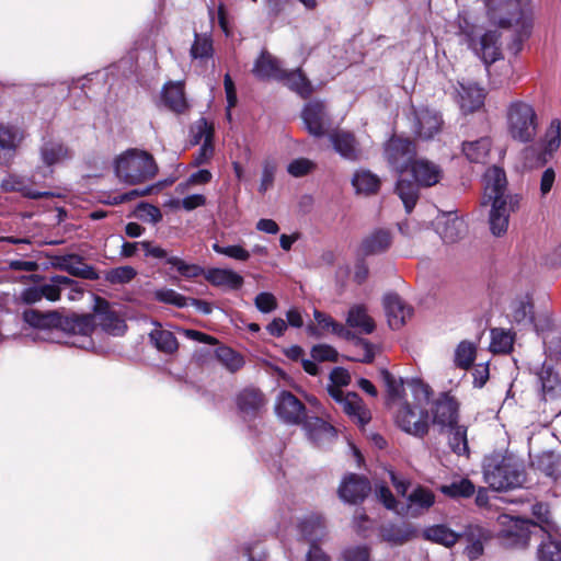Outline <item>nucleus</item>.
I'll use <instances>...</instances> for the list:
<instances>
[{"label":"nucleus","mask_w":561,"mask_h":561,"mask_svg":"<svg viewBox=\"0 0 561 561\" xmlns=\"http://www.w3.org/2000/svg\"><path fill=\"white\" fill-rule=\"evenodd\" d=\"M413 401L403 402L396 412V423L405 433L415 437H424L430 428V405L432 391L428 385L420 379L407 381Z\"/></svg>","instance_id":"f257e3e1"},{"label":"nucleus","mask_w":561,"mask_h":561,"mask_svg":"<svg viewBox=\"0 0 561 561\" xmlns=\"http://www.w3.org/2000/svg\"><path fill=\"white\" fill-rule=\"evenodd\" d=\"M485 483L495 491L523 486L526 473L523 461L512 454L493 451L482 462Z\"/></svg>","instance_id":"f03ea898"},{"label":"nucleus","mask_w":561,"mask_h":561,"mask_svg":"<svg viewBox=\"0 0 561 561\" xmlns=\"http://www.w3.org/2000/svg\"><path fill=\"white\" fill-rule=\"evenodd\" d=\"M507 135L516 142H533L538 134L539 117L535 106L524 100H514L506 108Z\"/></svg>","instance_id":"7ed1b4c3"},{"label":"nucleus","mask_w":561,"mask_h":561,"mask_svg":"<svg viewBox=\"0 0 561 561\" xmlns=\"http://www.w3.org/2000/svg\"><path fill=\"white\" fill-rule=\"evenodd\" d=\"M115 172L122 182L136 185L153 179L158 165L149 152L128 149L116 159Z\"/></svg>","instance_id":"20e7f679"},{"label":"nucleus","mask_w":561,"mask_h":561,"mask_svg":"<svg viewBox=\"0 0 561 561\" xmlns=\"http://www.w3.org/2000/svg\"><path fill=\"white\" fill-rule=\"evenodd\" d=\"M390 477L397 492L407 496V505L402 507L405 515L417 517L434 505L435 495L428 488L417 485L407 494L409 484L400 480L393 472L390 473Z\"/></svg>","instance_id":"39448f33"},{"label":"nucleus","mask_w":561,"mask_h":561,"mask_svg":"<svg viewBox=\"0 0 561 561\" xmlns=\"http://www.w3.org/2000/svg\"><path fill=\"white\" fill-rule=\"evenodd\" d=\"M499 524L502 526L501 535L507 543L515 547H526L530 539V527H535L531 520L512 515H500Z\"/></svg>","instance_id":"423d86ee"},{"label":"nucleus","mask_w":561,"mask_h":561,"mask_svg":"<svg viewBox=\"0 0 561 561\" xmlns=\"http://www.w3.org/2000/svg\"><path fill=\"white\" fill-rule=\"evenodd\" d=\"M415 145L405 138L392 137L386 145L385 153L388 162L400 173L409 169L415 160Z\"/></svg>","instance_id":"0eeeda50"},{"label":"nucleus","mask_w":561,"mask_h":561,"mask_svg":"<svg viewBox=\"0 0 561 561\" xmlns=\"http://www.w3.org/2000/svg\"><path fill=\"white\" fill-rule=\"evenodd\" d=\"M506 184L504 170L497 167L490 168L484 174V203L510 201L511 206L513 203L518 204L517 196L505 194Z\"/></svg>","instance_id":"6e6552de"},{"label":"nucleus","mask_w":561,"mask_h":561,"mask_svg":"<svg viewBox=\"0 0 561 561\" xmlns=\"http://www.w3.org/2000/svg\"><path fill=\"white\" fill-rule=\"evenodd\" d=\"M467 45L485 65H491L502 57L500 34L496 31L474 36Z\"/></svg>","instance_id":"1a4fd4ad"},{"label":"nucleus","mask_w":561,"mask_h":561,"mask_svg":"<svg viewBox=\"0 0 561 561\" xmlns=\"http://www.w3.org/2000/svg\"><path fill=\"white\" fill-rule=\"evenodd\" d=\"M275 412L287 424H300L308 419L302 402L289 391H282L277 396Z\"/></svg>","instance_id":"9d476101"},{"label":"nucleus","mask_w":561,"mask_h":561,"mask_svg":"<svg viewBox=\"0 0 561 561\" xmlns=\"http://www.w3.org/2000/svg\"><path fill=\"white\" fill-rule=\"evenodd\" d=\"M485 93L482 88L472 82H460L456 88L455 100L463 114L478 111L484 104Z\"/></svg>","instance_id":"9b49d317"},{"label":"nucleus","mask_w":561,"mask_h":561,"mask_svg":"<svg viewBox=\"0 0 561 561\" xmlns=\"http://www.w3.org/2000/svg\"><path fill=\"white\" fill-rule=\"evenodd\" d=\"M458 421V404L448 394H442L432 408V422L442 430L451 427Z\"/></svg>","instance_id":"f8f14e48"},{"label":"nucleus","mask_w":561,"mask_h":561,"mask_svg":"<svg viewBox=\"0 0 561 561\" xmlns=\"http://www.w3.org/2000/svg\"><path fill=\"white\" fill-rule=\"evenodd\" d=\"M535 329L541 336L545 348L551 356L561 355V328L554 325L548 316L538 317Z\"/></svg>","instance_id":"ddd939ff"},{"label":"nucleus","mask_w":561,"mask_h":561,"mask_svg":"<svg viewBox=\"0 0 561 561\" xmlns=\"http://www.w3.org/2000/svg\"><path fill=\"white\" fill-rule=\"evenodd\" d=\"M383 307L389 327L398 330L404 325L412 316V308L407 305L397 294H387L383 297Z\"/></svg>","instance_id":"4468645a"},{"label":"nucleus","mask_w":561,"mask_h":561,"mask_svg":"<svg viewBox=\"0 0 561 561\" xmlns=\"http://www.w3.org/2000/svg\"><path fill=\"white\" fill-rule=\"evenodd\" d=\"M369 492L370 484L368 480L357 474L345 477L339 488L341 500L350 504H357L364 501Z\"/></svg>","instance_id":"2eb2a0df"},{"label":"nucleus","mask_w":561,"mask_h":561,"mask_svg":"<svg viewBox=\"0 0 561 561\" xmlns=\"http://www.w3.org/2000/svg\"><path fill=\"white\" fill-rule=\"evenodd\" d=\"M252 72L260 80L279 81L286 77V70L282 67L280 61L267 50L261 51L253 65Z\"/></svg>","instance_id":"dca6fc26"},{"label":"nucleus","mask_w":561,"mask_h":561,"mask_svg":"<svg viewBox=\"0 0 561 561\" xmlns=\"http://www.w3.org/2000/svg\"><path fill=\"white\" fill-rule=\"evenodd\" d=\"M435 228L442 240L454 243L466 233V224L454 213H446L437 217Z\"/></svg>","instance_id":"f3484780"},{"label":"nucleus","mask_w":561,"mask_h":561,"mask_svg":"<svg viewBox=\"0 0 561 561\" xmlns=\"http://www.w3.org/2000/svg\"><path fill=\"white\" fill-rule=\"evenodd\" d=\"M334 150L344 159L357 161L363 158V149L352 133L337 130L330 135Z\"/></svg>","instance_id":"a211bd4d"},{"label":"nucleus","mask_w":561,"mask_h":561,"mask_svg":"<svg viewBox=\"0 0 561 561\" xmlns=\"http://www.w3.org/2000/svg\"><path fill=\"white\" fill-rule=\"evenodd\" d=\"M409 168L411 169L415 182L420 186H434L439 183L443 178L442 168L426 159H415Z\"/></svg>","instance_id":"6ab92c4d"},{"label":"nucleus","mask_w":561,"mask_h":561,"mask_svg":"<svg viewBox=\"0 0 561 561\" xmlns=\"http://www.w3.org/2000/svg\"><path fill=\"white\" fill-rule=\"evenodd\" d=\"M325 106L322 102L308 103L302 111V119L308 131L314 137H322L327 130Z\"/></svg>","instance_id":"aec40b11"},{"label":"nucleus","mask_w":561,"mask_h":561,"mask_svg":"<svg viewBox=\"0 0 561 561\" xmlns=\"http://www.w3.org/2000/svg\"><path fill=\"white\" fill-rule=\"evenodd\" d=\"M24 139V131L11 124H0V154L2 163L11 159Z\"/></svg>","instance_id":"412c9836"},{"label":"nucleus","mask_w":561,"mask_h":561,"mask_svg":"<svg viewBox=\"0 0 561 561\" xmlns=\"http://www.w3.org/2000/svg\"><path fill=\"white\" fill-rule=\"evenodd\" d=\"M305 430L309 439L320 447L332 443L336 438L335 428L318 416L306 419Z\"/></svg>","instance_id":"4be33fe9"},{"label":"nucleus","mask_w":561,"mask_h":561,"mask_svg":"<svg viewBox=\"0 0 561 561\" xmlns=\"http://www.w3.org/2000/svg\"><path fill=\"white\" fill-rule=\"evenodd\" d=\"M491 203V211H490V229L494 236H502L506 232L508 227V218L511 211H514L518 204L513 203L510 205V201H496Z\"/></svg>","instance_id":"5701e85b"},{"label":"nucleus","mask_w":561,"mask_h":561,"mask_svg":"<svg viewBox=\"0 0 561 561\" xmlns=\"http://www.w3.org/2000/svg\"><path fill=\"white\" fill-rule=\"evenodd\" d=\"M461 535L460 539L466 541L465 553L474 561L479 559L484 551V543L489 539L488 531L480 526H468Z\"/></svg>","instance_id":"b1692460"},{"label":"nucleus","mask_w":561,"mask_h":561,"mask_svg":"<svg viewBox=\"0 0 561 561\" xmlns=\"http://www.w3.org/2000/svg\"><path fill=\"white\" fill-rule=\"evenodd\" d=\"M71 158L72 151L60 140L49 139L44 141L41 147V159L48 168L64 163Z\"/></svg>","instance_id":"393cba45"},{"label":"nucleus","mask_w":561,"mask_h":561,"mask_svg":"<svg viewBox=\"0 0 561 561\" xmlns=\"http://www.w3.org/2000/svg\"><path fill=\"white\" fill-rule=\"evenodd\" d=\"M541 399L546 402L561 398V376L551 367L542 366L538 373Z\"/></svg>","instance_id":"a878e982"},{"label":"nucleus","mask_w":561,"mask_h":561,"mask_svg":"<svg viewBox=\"0 0 561 561\" xmlns=\"http://www.w3.org/2000/svg\"><path fill=\"white\" fill-rule=\"evenodd\" d=\"M205 279L213 286L230 290L240 289L243 285V277L229 268L213 267L206 271Z\"/></svg>","instance_id":"bb28decb"},{"label":"nucleus","mask_w":561,"mask_h":561,"mask_svg":"<svg viewBox=\"0 0 561 561\" xmlns=\"http://www.w3.org/2000/svg\"><path fill=\"white\" fill-rule=\"evenodd\" d=\"M95 324L113 335H122L126 330L125 321L114 311L110 310L105 301L100 302L95 313Z\"/></svg>","instance_id":"cd10ccee"},{"label":"nucleus","mask_w":561,"mask_h":561,"mask_svg":"<svg viewBox=\"0 0 561 561\" xmlns=\"http://www.w3.org/2000/svg\"><path fill=\"white\" fill-rule=\"evenodd\" d=\"M561 144V122L558 118H554L550 122L543 140H542V151L538 157V164L543 165L552 154L559 149Z\"/></svg>","instance_id":"c85d7f7f"},{"label":"nucleus","mask_w":561,"mask_h":561,"mask_svg":"<svg viewBox=\"0 0 561 561\" xmlns=\"http://www.w3.org/2000/svg\"><path fill=\"white\" fill-rule=\"evenodd\" d=\"M415 118V133L422 139H431L440 130L442 118L436 112L422 110Z\"/></svg>","instance_id":"c756f323"},{"label":"nucleus","mask_w":561,"mask_h":561,"mask_svg":"<svg viewBox=\"0 0 561 561\" xmlns=\"http://www.w3.org/2000/svg\"><path fill=\"white\" fill-rule=\"evenodd\" d=\"M346 324L360 334H370L375 330L373 318L362 305H355L350 308Z\"/></svg>","instance_id":"7c9ffc66"},{"label":"nucleus","mask_w":561,"mask_h":561,"mask_svg":"<svg viewBox=\"0 0 561 561\" xmlns=\"http://www.w3.org/2000/svg\"><path fill=\"white\" fill-rule=\"evenodd\" d=\"M162 100L175 113H183L188 107L184 85L181 82L167 83L162 91Z\"/></svg>","instance_id":"2f4dec72"},{"label":"nucleus","mask_w":561,"mask_h":561,"mask_svg":"<svg viewBox=\"0 0 561 561\" xmlns=\"http://www.w3.org/2000/svg\"><path fill=\"white\" fill-rule=\"evenodd\" d=\"M342 410L359 425L364 426L370 421V412L355 392H347L341 403Z\"/></svg>","instance_id":"473e14b6"},{"label":"nucleus","mask_w":561,"mask_h":561,"mask_svg":"<svg viewBox=\"0 0 561 561\" xmlns=\"http://www.w3.org/2000/svg\"><path fill=\"white\" fill-rule=\"evenodd\" d=\"M424 539L451 548L461 538V535L450 529L448 526L439 524L433 525L423 530Z\"/></svg>","instance_id":"72a5a7b5"},{"label":"nucleus","mask_w":561,"mask_h":561,"mask_svg":"<svg viewBox=\"0 0 561 561\" xmlns=\"http://www.w3.org/2000/svg\"><path fill=\"white\" fill-rule=\"evenodd\" d=\"M390 244V233L387 230L379 229L363 240L360 251L364 255H374L386 251Z\"/></svg>","instance_id":"f704fd0d"},{"label":"nucleus","mask_w":561,"mask_h":561,"mask_svg":"<svg viewBox=\"0 0 561 561\" xmlns=\"http://www.w3.org/2000/svg\"><path fill=\"white\" fill-rule=\"evenodd\" d=\"M492 141L489 137L462 144V152L470 162L485 163L491 150Z\"/></svg>","instance_id":"c9c22d12"},{"label":"nucleus","mask_w":561,"mask_h":561,"mask_svg":"<svg viewBox=\"0 0 561 561\" xmlns=\"http://www.w3.org/2000/svg\"><path fill=\"white\" fill-rule=\"evenodd\" d=\"M2 185L5 191L20 192L23 196L32 199L53 196L50 192L32 188L23 178L18 175H9L3 180Z\"/></svg>","instance_id":"e433bc0d"},{"label":"nucleus","mask_w":561,"mask_h":561,"mask_svg":"<svg viewBox=\"0 0 561 561\" xmlns=\"http://www.w3.org/2000/svg\"><path fill=\"white\" fill-rule=\"evenodd\" d=\"M301 535L312 543L321 539L325 534V526L322 517L318 514H311L299 523Z\"/></svg>","instance_id":"4c0bfd02"},{"label":"nucleus","mask_w":561,"mask_h":561,"mask_svg":"<svg viewBox=\"0 0 561 561\" xmlns=\"http://www.w3.org/2000/svg\"><path fill=\"white\" fill-rule=\"evenodd\" d=\"M352 184L358 194L370 195L379 190L380 180L368 170H359L355 172Z\"/></svg>","instance_id":"58836bf2"},{"label":"nucleus","mask_w":561,"mask_h":561,"mask_svg":"<svg viewBox=\"0 0 561 561\" xmlns=\"http://www.w3.org/2000/svg\"><path fill=\"white\" fill-rule=\"evenodd\" d=\"M149 337L157 350L165 354H173L179 348L174 334L171 331L163 330L160 325L150 332Z\"/></svg>","instance_id":"ea45409f"},{"label":"nucleus","mask_w":561,"mask_h":561,"mask_svg":"<svg viewBox=\"0 0 561 561\" xmlns=\"http://www.w3.org/2000/svg\"><path fill=\"white\" fill-rule=\"evenodd\" d=\"M557 531L546 534V538L538 548L540 561H561V540L556 537Z\"/></svg>","instance_id":"a19ab883"},{"label":"nucleus","mask_w":561,"mask_h":561,"mask_svg":"<svg viewBox=\"0 0 561 561\" xmlns=\"http://www.w3.org/2000/svg\"><path fill=\"white\" fill-rule=\"evenodd\" d=\"M490 351L497 354H506L512 351L514 344V333L511 330L494 328L490 332Z\"/></svg>","instance_id":"79ce46f5"},{"label":"nucleus","mask_w":561,"mask_h":561,"mask_svg":"<svg viewBox=\"0 0 561 561\" xmlns=\"http://www.w3.org/2000/svg\"><path fill=\"white\" fill-rule=\"evenodd\" d=\"M535 465L548 477L557 479L561 476V456L553 451L541 453L536 458Z\"/></svg>","instance_id":"37998d69"},{"label":"nucleus","mask_w":561,"mask_h":561,"mask_svg":"<svg viewBox=\"0 0 561 561\" xmlns=\"http://www.w3.org/2000/svg\"><path fill=\"white\" fill-rule=\"evenodd\" d=\"M264 402L262 392L256 389H244L237 399L240 411L245 414L259 411L264 405Z\"/></svg>","instance_id":"c03bdc74"},{"label":"nucleus","mask_w":561,"mask_h":561,"mask_svg":"<svg viewBox=\"0 0 561 561\" xmlns=\"http://www.w3.org/2000/svg\"><path fill=\"white\" fill-rule=\"evenodd\" d=\"M448 435V445L450 449L458 456H469V446L467 437V427L456 424L451 427Z\"/></svg>","instance_id":"a18cd8bd"},{"label":"nucleus","mask_w":561,"mask_h":561,"mask_svg":"<svg viewBox=\"0 0 561 561\" xmlns=\"http://www.w3.org/2000/svg\"><path fill=\"white\" fill-rule=\"evenodd\" d=\"M279 81L287 85L290 90L297 92L302 98L309 96L312 92L311 83L300 70H286L285 79Z\"/></svg>","instance_id":"49530a36"},{"label":"nucleus","mask_w":561,"mask_h":561,"mask_svg":"<svg viewBox=\"0 0 561 561\" xmlns=\"http://www.w3.org/2000/svg\"><path fill=\"white\" fill-rule=\"evenodd\" d=\"M419 184L400 179L397 183V193L401 198L407 213H411L419 198Z\"/></svg>","instance_id":"de8ad7c7"},{"label":"nucleus","mask_w":561,"mask_h":561,"mask_svg":"<svg viewBox=\"0 0 561 561\" xmlns=\"http://www.w3.org/2000/svg\"><path fill=\"white\" fill-rule=\"evenodd\" d=\"M95 325V316L82 314L73 316L66 320V329L73 334L90 335Z\"/></svg>","instance_id":"09e8293b"},{"label":"nucleus","mask_w":561,"mask_h":561,"mask_svg":"<svg viewBox=\"0 0 561 561\" xmlns=\"http://www.w3.org/2000/svg\"><path fill=\"white\" fill-rule=\"evenodd\" d=\"M218 360L231 373H234L243 367V356L232 348L220 346L216 350Z\"/></svg>","instance_id":"8fccbe9b"},{"label":"nucleus","mask_w":561,"mask_h":561,"mask_svg":"<svg viewBox=\"0 0 561 561\" xmlns=\"http://www.w3.org/2000/svg\"><path fill=\"white\" fill-rule=\"evenodd\" d=\"M381 376L387 387L389 404L400 403L404 391L403 380L397 379L387 370H382Z\"/></svg>","instance_id":"3c124183"},{"label":"nucleus","mask_w":561,"mask_h":561,"mask_svg":"<svg viewBox=\"0 0 561 561\" xmlns=\"http://www.w3.org/2000/svg\"><path fill=\"white\" fill-rule=\"evenodd\" d=\"M476 358V346L469 341H462L455 351V364L457 367L468 369Z\"/></svg>","instance_id":"603ef678"},{"label":"nucleus","mask_w":561,"mask_h":561,"mask_svg":"<svg viewBox=\"0 0 561 561\" xmlns=\"http://www.w3.org/2000/svg\"><path fill=\"white\" fill-rule=\"evenodd\" d=\"M191 138L193 145H198L214 140V127L205 118H199L191 127Z\"/></svg>","instance_id":"864d4df0"},{"label":"nucleus","mask_w":561,"mask_h":561,"mask_svg":"<svg viewBox=\"0 0 561 561\" xmlns=\"http://www.w3.org/2000/svg\"><path fill=\"white\" fill-rule=\"evenodd\" d=\"M169 265L178 271L184 278L192 279L201 275L205 276L206 271L194 263H188L181 257L176 256L169 259Z\"/></svg>","instance_id":"5fc2aeb1"},{"label":"nucleus","mask_w":561,"mask_h":561,"mask_svg":"<svg viewBox=\"0 0 561 561\" xmlns=\"http://www.w3.org/2000/svg\"><path fill=\"white\" fill-rule=\"evenodd\" d=\"M440 491L450 497H469L474 493V485L468 479H460L450 484L442 485Z\"/></svg>","instance_id":"6e6d98bb"},{"label":"nucleus","mask_w":561,"mask_h":561,"mask_svg":"<svg viewBox=\"0 0 561 561\" xmlns=\"http://www.w3.org/2000/svg\"><path fill=\"white\" fill-rule=\"evenodd\" d=\"M512 317L517 323L535 325V322L537 321L533 314V305L526 299L516 300L512 304Z\"/></svg>","instance_id":"4d7b16f0"},{"label":"nucleus","mask_w":561,"mask_h":561,"mask_svg":"<svg viewBox=\"0 0 561 561\" xmlns=\"http://www.w3.org/2000/svg\"><path fill=\"white\" fill-rule=\"evenodd\" d=\"M213 41L206 34L195 33V39L191 47V56L194 59H204L213 56Z\"/></svg>","instance_id":"13d9d810"},{"label":"nucleus","mask_w":561,"mask_h":561,"mask_svg":"<svg viewBox=\"0 0 561 561\" xmlns=\"http://www.w3.org/2000/svg\"><path fill=\"white\" fill-rule=\"evenodd\" d=\"M137 271L129 265L112 268L106 274V280L111 284H126L134 279Z\"/></svg>","instance_id":"bf43d9fd"},{"label":"nucleus","mask_w":561,"mask_h":561,"mask_svg":"<svg viewBox=\"0 0 561 561\" xmlns=\"http://www.w3.org/2000/svg\"><path fill=\"white\" fill-rule=\"evenodd\" d=\"M213 250L218 254H222L241 262L248 261L251 256L250 252L239 244L222 247L218 243H214Z\"/></svg>","instance_id":"052dcab7"},{"label":"nucleus","mask_w":561,"mask_h":561,"mask_svg":"<svg viewBox=\"0 0 561 561\" xmlns=\"http://www.w3.org/2000/svg\"><path fill=\"white\" fill-rule=\"evenodd\" d=\"M154 298L164 304L183 308L187 305V298L170 288H161L154 291Z\"/></svg>","instance_id":"680f3d73"},{"label":"nucleus","mask_w":561,"mask_h":561,"mask_svg":"<svg viewBox=\"0 0 561 561\" xmlns=\"http://www.w3.org/2000/svg\"><path fill=\"white\" fill-rule=\"evenodd\" d=\"M416 536V530L410 525L393 527L387 535L388 541L393 543H403Z\"/></svg>","instance_id":"e2e57ef3"},{"label":"nucleus","mask_w":561,"mask_h":561,"mask_svg":"<svg viewBox=\"0 0 561 561\" xmlns=\"http://www.w3.org/2000/svg\"><path fill=\"white\" fill-rule=\"evenodd\" d=\"M533 514L537 517L540 529L545 533L557 531L554 523L549 519V511L542 503L533 506Z\"/></svg>","instance_id":"0e129e2a"},{"label":"nucleus","mask_w":561,"mask_h":561,"mask_svg":"<svg viewBox=\"0 0 561 561\" xmlns=\"http://www.w3.org/2000/svg\"><path fill=\"white\" fill-rule=\"evenodd\" d=\"M141 250L145 256L164 261L167 264H169V259L175 257V255H170L165 249L152 241H141Z\"/></svg>","instance_id":"69168bd1"},{"label":"nucleus","mask_w":561,"mask_h":561,"mask_svg":"<svg viewBox=\"0 0 561 561\" xmlns=\"http://www.w3.org/2000/svg\"><path fill=\"white\" fill-rule=\"evenodd\" d=\"M313 169L314 163L307 158L295 159L287 167L288 173L295 178L304 176L311 172Z\"/></svg>","instance_id":"338daca9"},{"label":"nucleus","mask_w":561,"mask_h":561,"mask_svg":"<svg viewBox=\"0 0 561 561\" xmlns=\"http://www.w3.org/2000/svg\"><path fill=\"white\" fill-rule=\"evenodd\" d=\"M254 305L262 313H270L277 308V300L272 293L263 291L256 295Z\"/></svg>","instance_id":"774afa93"}]
</instances>
